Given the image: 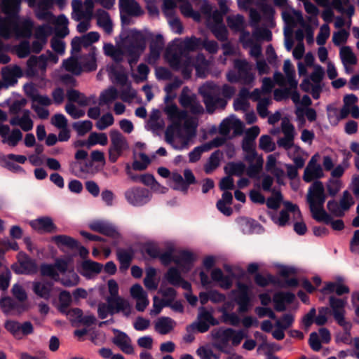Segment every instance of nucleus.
I'll return each mask as SVG.
<instances>
[{
  "instance_id": "nucleus-16",
  "label": "nucleus",
  "mask_w": 359,
  "mask_h": 359,
  "mask_svg": "<svg viewBox=\"0 0 359 359\" xmlns=\"http://www.w3.org/2000/svg\"><path fill=\"white\" fill-rule=\"evenodd\" d=\"M53 283L51 281H34L32 282V290L39 297L45 300H49L51 297Z\"/></svg>"
},
{
  "instance_id": "nucleus-51",
  "label": "nucleus",
  "mask_w": 359,
  "mask_h": 359,
  "mask_svg": "<svg viewBox=\"0 0 359 359\" xmlns=\"http://www.w3.org/2000/svg\"><path fill=\"white\" fill-rule=\"evenodd\" d=\"M259 147L266 152H271L275 149V144L269 135H262L259 138Z\"/></svg>"
},
{
  "instance_id": "nucleus-7",
  "label": "nucleus",
  "mask_w": 359,
  "mask_h": 359,
  "mask_svg": "<svg viewBox=\"0 0 359 359\" xmlns=\"http://www.w3.org/2000/svg\"><path fill=\"white\" fill-rule=\"evenodd\" d=\"M168 62L170 67L175 71H179L182 68V74L185 79L191 76V70L189 66L192 63V58L190 56H187L185 60H183L182 52H175L171 54Z\"/></svg>"
},
{
  "instance_id": "nucleus-48",
  "label": "nucleus",
  "mask_w": 359,
  "mask_h": 359,
  "mask_svg": "<svg viewBox=\"0 0 359 359\" xmlns=\"http://www.w3.org/2000/svg\"><path fill=\"white\" fill-rule=\"evenodd\" d=\"M114 122V118L112 114L107 112L101 116V118L96 122L95 126L100 130H103L113 125Z\"/></svg>"
},
{
  "instance_id": "nucleus-47",
  "label": "nucleus",
  "mask_w": 359,
  "mask_h": 359,
  "mask_svg": "<svg viewBox=\"0 0 359 359\" xmlns=\"http://www.w3.org/2000/svg\"><path fill=\"white\" fill-rule=\"evenodd\" d=\"M348 3L349 0H333L334 7L338 11L346 13L348 16L351 17L354 14V6L353 5H349L346 9L343 6L344 5H347Z\"/></svg>"
},
{
  "instance_id": "nucleus-41",
  "label": "nucleus",
  "mask_w": 359,
  "mask_h": 359,
  "mask_svg": "<svg viewBox=\"0 0 359 359\" xmlns=\"http://www.w3.org/2000/svg\"><path fill=\"white\" fill-rule=\"evenodd\" d=\"M72 127L79 136H83L92 130L93 123L89 120L77 121L73 123Z\"/></svg>"
},
{
  "instance_id": "nucleus-23",
  "label": "nucleus",
  "mask_w": 359,
  "mask_h": 359,
  "mask_svg": "<svg viewBox=\"0 0 359 359\" xmlns=\"http://www.w3.org/2000/svg\"><path fill=\"white\" fill-rule=\"evenodd\" d=\"M121 12L128 15L137 17L143 13L140 6L135 0H119Z\"/></svg>"
},
{
  "instance_id": "nucleus-20",
  "label": "nucleus",
  "mask_w": 359,
  "mask_h": 359,
  "mask_svg": "<svg viewBox=\"0 0 359 359\" xmlns=\"http://www.w3.org/2000/svg\"><path fill=\"white\" fill-rule=\"evenodd\" d=\"M135 251L130 247L127 249L118 248L116 250L117 259L120 263V270L126 271L129 267L134 258Z\"/></svg>"
},
{
  "instance_id": "nucleus-63",
  "label": "nucleus",
  "mask_w": 359,
  "mask_h": 359,
  "mask_svg": "<svg viewBox=\"0 0 359 359\" xmlns=\"http://www.w3.org/2000/svg\"><path fill=\"white\" fill-rule=\"evenodd\" d=\"M325 72L323 68L317 65L314 67L313 72L310 75V79L316 85H320V82L322 81L324 77Z\"/></svg>"
},
{
  "instance_id": "nucleus-15",
  "label": "nucleus",
  "mask_w": 359,
  "mask_h": 359,
  "mask_svg": "<svg viewBox=\"0 0 359 359\" xmlns=\"http://www.w3.org/2000/svg\"><path fill=\"white\" fill-rule=\"evenodd\" d=\"M295 295L291 292H278L273 297L274 309L278 312L286 310L285 304H291L294 302Z\"/></svg>"
},
{
  "instance_id": "nucleus-1",
  "label": "nucleus",
  "mask_w": 359,
  "mask_h": 359,
  "mask_svg": "<svg viewBox=\"0 0 359 359\" xmlns=\"http://www.w3.org/2000/svg\"><path fill=\"white\" fill-rule=\"evenodd\" d=\"M197 320V321L192 323L186 327L187 333L184 336L183 339L187 343H191L194 341V332L205 333L208 331L210 325H217L219 324V321L213 316L212 312L208 311L203 306L198 309Z\"/></svg>"
},
{
  "instance_id": "nucleus-24",
  "label": "nucleus",
  "mask_w": 359,
  "mask_h": 359,
  "mask_svg": "<svg viewBox=\"0 0 359 359\" xmlns=\"http://www.w3.org/2000/svg\"><path fill=\"white\" fill-rule=\"evenodd\" d=\"M51 241H53L60 250H62L63 247H66L69 250H76L79 248V241L67 235L54 236L51 238Z\"/></svg>"
},
{
  "instance_id": "nucleus-25",
  "label": "nucleus",
  "mask_w": 359,
  "mask_h": 359,
  "mask_svg": "<svg viewBox=\"0 0 359 359\" xmlns=\"http://www.w3.org/2000/svg\"><path fill=\"white\" fill-rule=\"evenodd\" d=\"M97 16V25L102 27L107 34H110L113 31V24L109 14L102 9H98Z\"/></svg>"
},
{
  "instance_id": "nucleus-38",
  "label": "nucleus",
  "mask_w": 359,
  "mask_h": 359,
  "mask_svg": "<svg viewBox=\"0 0 359 359\" xmlns=\"http://www.w3.org/2000/svg\"><path fill=\"white\" fill-rule=\"evenodd\" d=\"M340 57L344 65H355L357 62L355 55L349 46H344L339 52Z\"/></svg>"
},
{
  "instance_id": "nucleus-49",
  "label": "nucleus",
  "mask_w": 359,
  "mask_h": 359,
  "mask_svg": "<svg viewBox=\"0 0 359 359\" xmlns=\"http://www.w3.org/2000/svg\"><path fill=\"white\" fill-rule=\"evenodd\" d=\"M295 15L298 18L299 22L301 23V25L305 29L306 32V38L308 43H312L313 42V31L310 25L306 23L304 21L302 13L299 11H295Z\"/></svg>"
},
{
  "instance_id": "nucleus-40",
  "label": "nucleus",
  "mask_w": 359,
  "mask_h": 359,
  "mask_svg": "<svg viewBox=\"0 0 359 359\" xmlns=\"http://www.w3.org/2000/svg\"><path fill=\"white\" fill-rule=\"evenodd\" d=\"M165 278L168 283L174 286H179L182 280L181 273L176 267H170L166 274Z\"/></svg>"
},
{
  "instance_id": "nucleus-10",
  "label": "nucleus",
  "mask_w": 359,
  "mask_h": 359,
  "mask_svg": "<svg viewBox=\"0 0 359 359\" xmlns=\"http://www.w3.org/2000/svg\"><path fill=\"white\" fill-rule=\"evenodd\" d=\"M325 188L321 181L316 180L309 187L306 195V202L309 205V210L316 208V203L323 196Z\"/></svg>"
},
{
  "instance_id": "nucleus-28",
  "label": "nucleus",
  "mask_w": 359,
  "mask_h": 359,
  "mask_svg": "<svg viewBox=\"0 0 359 359\" xmlns=\"http://www.w3.org/2000/svg\"><path fill=\"white\" fill-rule=\"evenodd\" d=\"M32 22L25 20L20 25H15L13 30L17 37L29 38L32 35Z\"/></svg>"
},
{
  "instance_id": "nucleus-29",
  "label": "nucleus",
  "mask_w": 359,
  "mask_h": 359,
  "mask_svg": "<svg viewBox=\"0 0 359 359\" xmlns=\"http://www.w3.org/2000/svg\"><path fill=\"white\" fill-rule=\"evenodd\" d=\"M173 323L169 317H161L155 323V330L161 334H167L173 329Z\"/></svg>"
},
{
  "instance_id": "nucleus-3",
  "label": "nucleus",
  "mask_w": 359,
  "mask_h": 359,
  "mask_svg": "<svg viewBox=\"0 0 359 359\" xmlns=\"http://www.w3.org/2000/svg\"><path fill=\"white\" fill-rule=\"evenodd\" d=\"M237 290H233L235 294V302L238 306V311L240 313H247L252 306L250 287L243 283H237Z\"/></svg>"
},
{
  "instance_id": "nucleus-35",
  "label": "nucleus",
  "mask_w": 359,
  "mask_h": 359,
  "mask_svg": "<svg viewBox=\"0 0 359 359\" xmlns=\"http://www.w3.org/2000/svg\"><path fill=\"white\" fill-rule=\"evenodd\" d=\"M272 194L273 196L269 197L265 203L268 208L276 210L280 208L283 197L280 191H277L275 189L272 190Z\"/></svg>"
},
{
  "instance_id": "nucleus-56",
  "label": "nucleus",
  "mask_w": 359,
  "mask_h": 359,
  "mask_svg": "<svg viewBox=\"0 0 359 359\" xmlns=\"http://www.w3.org/2000/svg\"><path fill=\"white\" fill-rule=\"evenodd\" d=\"M271 100L268 97L262 98L259 101L257 105V111L261 118H266L269 115L268 106Z\"/></svg>"
},
{
  "instance_id": "nucleus-36",
  "label": "nucleus",
  "mask_w": 359,
  "mask_h": 359,
  "mask_svg": "<svg viewBox=\"0 0 359 359\" xmlns=\"http://www.w3.org/2000/svg\"><path fill=\"white\" fill-rule=\"evenodd\" d=\"M233 65L238 69L241 76L249 81H252L253 77L248 71V62L245 60L236 59Z\"/></svg>"
},
{
  "instance_id": "nucleus-30",
  "label": "nucleus",
  "mask_w": 359,
  "mask_h": 359,
  "mask_svg": "<svg viewBox=\"0 0 359 359\" xmlns=\"http://www.w3.org/2000/svg\"><path fill=\"white\" fill-rule=\"evenodd\" d=\"M264 160L262 156L257 158L255 163H250L246 169V175L251 179H259L263 168Z\"/></svg>"
},
{
  "instance_id": "nucleus-44",
  "label": "nucleus",
  "mask_w": 359,
  "mask_h": 359,
  "mask_svg": "<svg viewBox=\"0 0 359 359\" xmlns=\"http://www.w3.org/2000/svg\"><path fill=\"white\" fill-rule=\"evenodd\" d=\"M312 215V217L319 222H324L326 224H329L331 222V215H329L324 208H314L310 210Z\"/></svg>"
},
{
  "instance_id": "nucleus-22",
  "label": "nucleus",
  "mask_w": 359,
  "mask_h": 359,
  "mask_svg": "<svg viewBox=\"0 0 359 359\" xmlns=\"http://www.w3.org/2000/svg\"><path fill=\"white\" fill-rule=\"evenodd\" d=\"M103 265L91 259L84 260L81 265L80 273L86 277L90 278L93 274H98L101 272Z\"/></svg>"
},
{
  "instance_id": "nucleus-14",
  "label": "nucleus",
  "mask_w": 359,
  "mask_h": 359,
  "mask_svg": "<svg viewBox=\"0 0 359 359\" xmlns=\"http://www.w3.org/2000/svg\"><path fill=\"white\" fill-rule=\"evenodd\" d=\"M195 261L194 255L188 250H182L178 255L175 256V264H176L184 273L189 272Z\"/></svg>"
},
{
  "instance_id": "nucleus-34",
  "label": "nucleus",
  "mask_w": 359,
  "mask_h": 359,
  "mask_svg": "<svg viewBox=\"0 0 359 359\" xmlns=\"http://www.w3.org/2000/svg\"><path fill=\"white\" fill-rule=\"evenodd\" d=\"M339 326L344 328V332L343 333H338L336 336V342H342L345 344H351V329L352 327V325L348 321H344L343 325H339Z\"/></svg>"
},
{
  "instance_id": "nucleus-52",
  "label": "nucleus",
  "mask_w": 359,
  "mask_h": 359,
  "mask_svg": "<svg viewBox=\"0 0 359 359\" xmlns=\"http://www.w3.org/2000/svg\"><path fill=\"white\" fill-rule=\"evenodd\" d=\"M15 51L17 55L20 58L27 57L31 53L29 42L27 40L21 41L18 46H16Z\"/></svg>"
},
{
  "instance_id": "nucleus-19",
  "label": "nucleus",
  "mask_w": 359,
  "mask_h": 359,
  "mask_svg": "<svg viewBox=\"0 0 359 359\" xmlns=\"http://www.w3.org/2000/svg\"><path fill=\"white\" fill-rule=\"evenodd\" d=\"M153 36V33L146 32L142 33L140 31H136L131 36L132 41L127 46H133V49L138 50L143 52L146 48L147 41Z\"/></svg>"
},
{
  "instance_id": "nucleus-11",
  "label": "nucleus",
  "mask_w": 359,
  "mask_h": 359,
  "mask_svg": "<svg viewBox=\"0 0 359 359\" xmlns=\"http://www.w3.org/2000/svg\"><path fill=\"white\" fill-rule=\"evenodd\" d=\"M324 176L320 165L316 163L315 156H312L307 167L304 170L303 180L306 182H311L314 179H320Z\"/></svg>"
},
{
  "instance_id": "nucleus-17",
  "label": "nucleus",
  "mask_w": 359,
  "mask_h": 359,
  "mask_svg": "<svg viewBox=\"0 0 359 359\" xmlns=\"http://www.w3.org/2000/svg\"><path fill=\"white\" fill-rule=\"evenodd\" d=\"M12 269L17 274H35L38 271V266L35 260L26 256L20 262V267L13 265Z\"/></svg>"
},
{
  "instance_id": "nucleus-58",
  "label": "nucleus",
  "mask_w": 359,
  "mask_h": 359,
  "mask_svg": "<svg viewBox=\"0 0 359 359\" xmlns=\"http://www.w3.org/2000/svg\"><path fill=\"white\" fill-rule=\"evenodd\" d=\"M17 251L19 250V246L17 242L11 241L9 240H0V257L4 256L6 251L8 250Z\"/></svg>"
},
{
  "instance_id": "nucleus-54",
  "label": "nucleus",
  "mask_w": 359,
  "mask_h": 359,
  "mask_svg": "<svg viewBox=\"0 0 359 359\" xmlns=\"http://www.w3.org/2000/svg\"><path fill=\"white\" fill-rule=\"evenodd\" d=\"M227 22L231 29L240 31L243 29L244 18L242 15L238 14L233 18H228Z\"/></svg>"
},
{
  "instance_id": "nucleus-12",
  "label": "nucleus",
  "mask_w": 359,
  "mask_h": 359,
  "mask_svg": "<svg viewBox=\"0 0 359 359\" xmlns=\"http://www.w3.org/2000/svg\"><path fill=\"white\" fill-rule=\"evenodd\" d=\"M164 112L168 116V118L172 122L177 128H180L182 121L186 118L187 114L184 110H180L177 106L172 103L167 105L164 109Z\"/></svg>"
},
{
  "instance_id": "nucleus-64",
  "label": "nucleus",
  "mask_w": 359,
  "mask_h": 359,
  "mask_svg": "<svg viewBox=\"0 0 359 359\" xmlns=\"http://www.w3.org/2000/svg\"><path fill=\"white\" fill-rule=\"evenodd\" d=\"M20 323L16 320H7L4 323V327L15 337H18L20 335Z\"/></svg>"
},
{
  "instance_id": "nucleus-43",
  "label": "nucleus",
  "mask_w": 359,
  "mask_h": 359,
  "mask_svg": "<svg viewBox=\"0 0 359 359\" xmlns=\"http://www.w3.org/2000/svg\"><path fill=\"white\" fill-rule=\"evenodd\" d=\"M88 143L90 147L96 144L105 146L108 143V138L105 133H98L96 132L91 133L88 137Z\"/></svg>"
},
{
  "instance_id": "nucleus-61",
  "label": "nucleus",
  "mask_w": 359,
  "mask_h": 359,
  "mask_svg": "<svg viewBox=\"0 0 359 359\" xmlns=\"http://www.w3.org/2000/svg\"><path fill=\"white\" fill-rule=\"evenodd\" d=\"M173 253L174 248L170 247L165 252H160V255L158 258L160 259L163 265L168 266L172 262L175 263V256L173 255Z\"/></svg>"
},
{
  "instance_id": "nucleus-4",
  "label": "nucleus",
  "mask_w": 359,
  "mask_h": 359,
  "mask_svg": "<svg viewBox=\"0 0 359 359\" xmlns=\"http://www.w3.org/2000/svg\"><path fill=\"white\" fill-rule=\"evenodd\" d=\"M124 196L131 205L142 206L151 200V193L146 188L135 187L126 190Z\"/></svg>"
},
{
  "instance_id": "nucleus-13",
  "label": "nucleus",
  "mask_w": 359,
  "mask_h": 359,
  "mask_svg": "<svg viewBox=\"0 0 359 359\" xmlns=\"http://www.w3.org/2000/svg\"><path fill=\"white\" fill-rule=\"evenodd\" d=\"M0 308L3 313L6 314L13 311H16L18 313H22L27 310V306L25 304L18 303L9 296L1 297Z\"/></svg>"
},
{
  "instance_id": "nucleus-27",
  "label": "nucleus",
  "mask_w": 359,
  "mask_h": 359,
  "mask_svg": "<svg viewBox=\"0 0 359 359\" xmlns=\"http://www.w3.org/2000/svg\"><path fill=\"white\" fill-rule=\"evenodd\" d=\"M214 18L217 22L212 26L211 32L218 41L222 42L227 41L229 32L224 24H223L222 18H219V22H217L216 16Z\"/></svg>"
},
{
  "instance_id": "nucleus-33",
  "label": "nucleus",
  "mask_w": 359,
  "mask_h": 359,
  "mask_svg": "<svg viewBox=\"0 0 359 359\" xmlns=\"http://www.w3.org/2000/svg\"><path fill=\"white\" fill-rule=\"evenodd\" d=\"M48 58L46 54L39 56L32 55L27 62L28 68L32 69L38 67L40 69L44 70L47 67Z\"/></svg>"
},
{
  "instance_id": "nucleus-21",
  "label": "nucleus",
  "mask_w": 359,
  "mask_h": 359,
  "mask_svg": "<svg viewBox=\"0 0 359 359\" xmlns=\"http://www.w3.org/2000/svg\"><path fill=\"white\" fill-rule=\"evenodd\" d=\"M106 300H109L112 304L115 312H122L126 317H128L131 313V306L129 302L121 297H107Z\"/></svg>"
},
{
  "instance_id": "nucleus-53",
  "label": "nucleus",
  "mask_w": 359,
  "mask_h": 359,
  "mask_svg": "<svg viewBox=\"0 0 359 359\" xmlns=\"http://www.w3.org/2000/svg\"><path fill=\"white\" fill-rule=\"evenodd\" d=\"M197 355L201 359H219L220 355L215 353L213 351L205 346L199 347L196 351Z\"/></svg>"
},
{
  "instance_id": "nucleus-9",
  "label": "nucleus",
  "mask_w": 359,
  "mask_h": 359,
  "mask_svg": "<svg viewBox=\"0 0 359 359\" xmlns=\"http://www.w3.org/2000/svg\"><path fill=\"white\" fill-rule=\"evenodd\" d=\"M31 227L39 233H52L57 231V226L50 217H41L29 222Z\"/></svg>"
},
{
  "instance_id": "nucleus-2",
  "label": "nucleus",
  "mask_w": 359,
  "mask_h": 359,
  "mask_svg": "<svg viewBox=\"0 0 359 359\" xmlns=\"http://www.w3.org/2000/svg\"><path fill=\"white\" fill-rule=\"evenodd\" d=\"M111 145L109 149V159L115 163L123 151L128 149V144L126 138L118 130H112L109 133Z\"/></svg>"
},
{
  "instance_id": "nucleus-59",
  "label": "nucleus",
  "mask_w": 359,
  "mask_h": 359,
  "mask_svg": "<svg viewBox=\"0 0 359 359\" xmlns=\"http://www.w3.org/2000/svg\"><path fill=\"white\" fill-rule=\"evenodd\" d=\"M252 35L257 40L261 39L266 41H271L272 40V32L267 28H257Z\"/></svg>"
},
{
  "instance_id": "nucleus-62",
  "label": "nucleus",
  "mask_w": 359,
  "mask_h": 359,
  "mask_svg": "<svg viewBox=\"0 0 359 359\" xmlns=\"http://www.w3.org/2000/svg\"><path fill=\"white\" fill-rule=\"evenodd\" d=\"M294 321V318L293 315L285 313L282 316L280 320L276 321V326L277 327H281L283 330H287L292 326Z\"/></svg>"
},
{
  "instance_id": "nucleus-39",
  "label": "nucleus",
  "mask_w": 359,
  "mask_h": 359,
  "mask_svg": "<svg viewBox=\"0 0 359 359\" xmlns=\"http://www.w3.org/2000/svg\"><path fill=\"white\" fill-rule=\"evenodd\" d=\"M142 253H145L152 259L158 258L160 255V248L156 243L147 242L142 245Z\"/></svg>"
},
{
  "instance_id": "nucleus-37",
  "label": "nucleus",
  "mask_w": 359,
  "mask_h": 359,
  "mask_svg": "<svg viewBox=\"0 0 359 359\" xmlns=\"http://www.w3.org/2000/svg\"><path fill=\"white\" fill-rule=\"evenodd\" d=\"M40 273L42 276L51 278L55 281H58L60 276L55 270L54 264L43 263L40 265Z\"/></svg>"
},
{
  "instance_id": "nucleus-42",
  "label": "nucleus",
  "mask_w": 359,
  "mask_h": 359,
  "mask_svg": "<svg viewBox=\"0 0 359 359\" xmlns=\"http://www.w3.org/2000/svg\"><path fill=\"white\" fill-rule=\"evenodd\" d=\"M118 97V91L114 87L104 90L100 96V104H109Z\"/></svg>"
},
{
  "instance_id": "nucleus-31",
  "label": "nucleus",
  "mask_w": 359,
  "mask_h": 359,
  "mask_svg": "<svg viewBox=\"0 0 359 359\" xmlns=\"http://www.w3.org/2000/svg\"><path fill=\"white\" fill-rule=\"evenodd\" d=\"M22 0H1L2 11L7 15L18 13Z\"/></svg>"
},
{
  "instance_id": "nucleus-5",
  "label": "nucleus",
  "mask_w": 359,
  "mask_h": 359,
  "mask_svg": "<svg viewBox=\"0 0 359 359\" xmlns=\"http://www.w3.org/2000/svg\"><path fill=\"white\" fill-rule=\"evenodd\" d=\"M234 332L233 328L219 327L211 331V335L214 341L213 346L219 351L227 353V348L231 341V334Z\"/></svg>"
},
{
  "instance_id": "nucleus-45",
  "label": "nucleus",
  "mask_w": 359,
  "mask_h": 359,
  "mask_svg": "<svg viewBox=\"0 0 359 359\" xmlns=\"http://www.w3.org/2000/svg\"><path fill=\"white\" fill-rule=\"evenodd\" d=\"M11 293L15 299L18 300V303L24 304V302L27 299V294L25 290L18 283H15L13 285L11 288Z\"/></svg>"
},
{
  "instance_id": "nucleus-60",
  "label": "nucleus",
  "mask_w": 359,
  "mask_h": 359,
  "mask_svg": "<svg viewBox=\"0 0 359 359\" xmlns=\"http://www.w3.org/2000/svg\"><path fill=\"white\" fill-rule=\"evenodd\" d=\"M30 111L28 109H25L23 111V114L22 116V121L20 124V128L22 130L27 132L31 130L33 128L34 123L31 119Z\"/></svg>"
},
{
  "instance_id": "nucleus-32",
  "label": "nucleus",
  "mask_w": 359,
  "mask_h": 359,
  "mask_svg": "<svg viewBox=\"0 0 359 359\" xmlns=\"http://www.w3.org/2000/svg\"><path fill=\"white\" fill-rule=\"evenodd\" d=\"M245 165L243 162H229L224 168V172L229 176H241L245 170Z\"/></svg>"
},
{
  "instance_id": "nucleus-57",
  "label": "nucleus",
  "mask_w": 359,
  "mask_h": 359,
  "mask_svg": "<svg viewBox=\"0 0 359 359\" xmlns=\"http://www.w3.org/2000/svg\"><path fill=\"white\" fill-rule=\"evenodd\" d=\"M330 36V27L327 24H324L321 26L319 33L316 37V43L319 46L325 44L327 39Z\"/></svg>"
},
{
  "instance_id": "nucleus-18",
  "label": "nucleus",
  "mask_w": 359,
  "mask_h": 359,
  "mask_svg": "<svg viewBox=\"0 0 359 359\" xmlns=\"http://www.w3.org/2000/svg\"><path fill=\"white\" fill-rule=\"evenodd\" d=\"M22 71L20 67L15 66L11 69L2 72V79L3 82H0V89L5 88H7L9 86H13L17 83V77L20 76Z\"/></svg>"
},
{
  "instance_id": "nucleus-50",
  "label": "nucleus",
  "mask_w": 359,
  "mask_h": 359,
  "mask_svg": "<svg viewBox=\"0 0 359 359\" xmlns=\"http://www.w3.org/2000/svg\"><path fill=\"white\" fill-rule=\"evenodd\" d=\"M331 315L328 306H321L318 308V314L316 315L315 323L317 325L323 326L327 322V316Z\"/></svg>"
},
{
  "instance_id": "nucleus-46",
  "label": "nucleus",
  "mask_w": 359,
  "mask_h": 359,
  "mask_svg": "<svg viewBox=\"0 0 359 359\" xmlns=\"http://www.w3.org/2000/svg\"><path fill=\"white\" fill-rule=\"evenodd\" d=\"M63 66L68 72L75 75H79L81 72V66L77 60L70 57L63 61Z\"/></svg>"
},
{
  "instance_id": "nucleus-55",
  "label": "nucleus",
  "mask_w": 359,
  "mask_h": 359,
  "mask_svg": "<svg viewBox=\"0 0 359 359\" xmlns=\"http://www.w3.org/2000/svg\"><path fill=\"white\" fill-rule=\"evenodd\" d=\"M255 283L260 287H266L270 283L275 284L276 282L274 277L268 274L266 276L262 275L261 273H256L255 276Z\"/></svg>"
},
{
  "instance_id": "nucleus-6",
  "label": "nucleus",
  "mask_w": 359,
  "mask_h": 359,
  "mask_svg": "<svg viewBox=\"0 0 359 359\" xmlns=\"http://www.w3.org/2000/svg\"><path fill=\"white\" fill-rule=\"evenodd\" d=\"M346 304V299L338 298L333 295L329 297V310L338 325H343V323L346 321L345 319Z\"/></svg>"
},
{
  "instance_id": "nucleus-8",
  "label": "nucleus",
  "mask_w": 359,
  "mask_h": 359,
  "mask_svg": "<svg viewBox=\"0 0 359 359\" xmlns=\"http://www.w3.org/2000/svg\"><path fill=\"white\" fill-rule=\"evenodd\" d=\"M198 92L203 97L207 112L212 114L217 107V95L213 92V88L209 84L203 85L200 87Z\"/></svg>"
},
{
  "instance_id": "nucleus-26",
  "label": "nucleus",
  "mask_w": 359,
  "mask_h": 359,
  "mask_svg": "<svg viewBox=\"0 0 359 359\" xmlns=\"http://www.w3.org/2000/svg\"><path fill=\"white\" fill-rule=\"evenodd\" d=\"M222 157L223 153L220 150L218 149L212 152L207 163L204 165L203 169L205 172L210 174L216 170L219 166Z\"/></svg>"
}]
</instances>
